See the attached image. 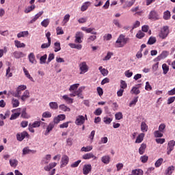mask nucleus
<instances>
[{
	"label": "nucleus",
	"instance_id": "f8f14e48",
	"mask_svg": "<svg viewBox=\"0 0 175 175\" xmlns=\"http://www.w3.org/2000/svg\"><path fill=\"white\" fill-rule=\"evenodd\" d=\"M83 159H94V161L98 159V157L95 155H94V153L92 152H89L83 154L82 156Z\"/></svg>",
	"mask_w": 175,
	"mask_h": 175
},
{
	"label": "nucleus",
	"instance_id": "cd10ccee",
	"mask_svg": "<svg viewBox=\"0 0 175 175\" xmlns=\"http://www.w3.org/2000/svg\"><path fill=\"white\" fill-rule=\"evenodd\" d=\"M68 46H70V47H71V49H77V50H81V49H83V45H81V44H73V43H70L68 44Z\"/></svg>",
	"mask_w": 175,
	"mask_h": 175
},
{
	"label": "nucleus",
	"instance_id": "de8ad7c7",
	"mask_svg": "<svg viewBox=\"0 0 175 175\" xmlns=\"http://www.w3.org/2000/svg\"><path fill=\"white\" fill-rule=\"evenodd\" d=\"M154 137H163V133L159 130L155 131L154 132Z\"/></svg>",
	"mask_w": 175,
	"mask_h": 175
},
{
	"label": "nucleus",
	"instance_id": "b1692460",
	"mask_svg": "<svg viewBox=\"0 0 175 175\" xmlns=\"http://www.w3.org/2000/svg\"><path fill=\"white\" fill-rule=\"evenodd\" d=\"M101 162H103V163H105V165H108V163H110V156H103L101 157Z\"/></svg>",
	"mask_w": 175,
	"mask_h": 175
},
{
	"label": "nucleus",
	"instance_id": "39448f33",
	"mask_svg": "<svg viewBox=\"0 0 175 175\" xmlns=\"http://www.w3.org/2000/svg\"><path fill=\"white\" fill-rule=\"evenodd\" d=\"M80 75H84L88 72V65L87 62H83L79 64Z\"/></svg>",
	"mask_w": 175,
	"mask_h": 175
},
{
	"label": "nucleus",
	"instance_id": "473e14b6",
	"mask_svg": "<svg viewBox=\"0 0 175 175\" xmlns=\"http://www.w3.org/2000/svg\"><path fill=\"white\" fill-rule=\"evenodd\" d=\"M98 70H100V73L103 76H107L109 75V70L106 68H104L103 66H100L98 68Z\"/></svg>",
	"mask_w": 175,
	"mask_h": 175
},
{
	"label": "nucleus",
	"instance_id": "c9c22d12",
	"mask_svg": "<svg viewBox=\"0 0 175 175\" xmlns=\"http://www.w3.org/2000/svg\"><path fill=\"white\" fill-rule=\"evenodd\" d=\"M5 76L8 79L13 77V73L12 72V68H10V66H9L6 69Z\"/></svg>",
	"mask_w": 175,
	"mask_h": 175
},
{
	"label": "nucleus",
	"instance_id": "7ed1b4c3",
	"mask_svg": "<svg viewBox=\"0 0 175 175\" xmlns=\"http://www.w3.org/2000/svg\"><path fill=\"white\" fill-rule=\"evenodd\" d=\"M12 112L14 113L11 115L10 120H16L18 118V117H20V115L21 114V108H17V109H13Z\"/></svg>",
	"mask_w": 175,
	"mask_h": 175
},
{
	"label": "nucleus",
	"instance_id": "69168bd1",
	"mask_svg": "<svg viewBox=\"0 0 175 175\" xmlns=\"http://www.w3.org/2000/svg\"><path fill=\"white\" fill-rule=\"evenodd\" d=\"M115 118H116V120H122V113L121 112H118L115 114Z\"/></svg>",
	"mask_w": 175,
	"mask_h": 175
},
{
	"label": "nucleus",
	"instance_id": "6ab92c4d",
	"mask_svg": "<svg viewBox=\"0 0 175 175\" xmlns=\"http://www.w3.org/2000/svg\"><path fill=\"white\" fill-rule=\"evenodd\" d=\"M13 55H14V58H16V59H18L19 58H23V57H25V54H24V53L20 52V51L14 52Z\"/></svg>",
	"mask_w": 175,
	"mask_h": 175
},
{
	"label": "nucleus",
	"instance_id": "13d9d810",
	"mask_svg": "<svg viewBox=\"0 0 175 175\" xmlns=\"http://www.w3.org/2000/svg\"><path fill=\"white\" fill-rule=\"evenodd\" d=\"M109 142L107 137H101L100 140L98 142V144H106Z\"/></svg>",
	"mask_w": 175,
	"mask_h": 175
},
{
	"label": "nucleus",
	"instance_id": "aec40b11",
	"mask_svg": "<svg viewBox=\"0 0 175 175\" xmlns=\"http://www.w3.org/2000/svg\"><path fill=\"white\" fill-rule=\"evenodd\" d=\"M29 35V31H21L17 34V38L20 39V38H27Z\"/></svg>",
	"mask_w": 175,
	"mask_h": 175
},
{
	"label": "nucleus",
	"instance_id": "f03ea898",
	"mask_svg": "<svg viewBox=\"0 0 175 175\" xmlns=\"http://www.w3.org/2000/svg\"><path fill=\"white\" fill-rule=\"evenodd\" d=\"M170 31H169V27L167 26H163L159 33V37L160 39H166L167 36H169Z\"/></svg>",
	"mask_w": 175,
	"mask_h": 175
},
{
	"label": "nucleus",
	"instance_id": "1a4fd4ad",
	"mask_svg": "<svg viewBox=\"0 0 175 175\" xmlns=\"http://www.w3.org/2000/svg\"><path fill=\"white\" fill-rule=\"evenodd\" d=\"M84 122H85V118L82 115H79L76 118L75 120V125L81 126L83 125Z\"/></svg>",
	"mask_w": 175,
	"mask_h": 175
},
{
	"label": "nucleus",
	"instance_id": "2eb2a0df",
	"mask_svg": "<svg viewBox=\"0 0 175 175\" xmlns=\"http://www.w3.org/2000/svg\"><path fill=\"white\" fill-rule=\"evenodd\" d=\"M83 90H85V86L80 87L77 91H75V95L78 96V98H81V99L84 98V96H83V94H81Z\"/></svg>",
	"mask_w": 175,
	"mask_h": 175
},
{
	"label": "nucleus",
	"instance_id": "393cba45",
	"mask_svg": "<svg viewBox=\"0 0 175 175\" xmlns=\"http://www.w3.org/2000/svg\"><path fill=\"white\" fill-rule=\"evenodd\" d=\"M135 2H136V0H130L125 2V4L124 5V8H132L133 5H135Z\"/></svg>",
	"mask_w": 175,
	"mask_h": 175
},
{
	"label": "nucleus",
	"instance_id": "f257e3e1",
	"mask_svg": "<svg viewBox=\"0 0 175 175\" xmlns=\"http://www.w3.org/2000/svg\"><path fill=\"white\" fill-rule=\"evenodd\" d=\"M129 38H125L124 34H120L115 42V46L122 48L128 43Z\"/></svg>",
	"mask_w": 175,
	"mask_h": 175
},
{
	"label": "nucleus",
	"instance_id": "a18cd8bd",
	"mask_svg": "<svg viewBox=\"0 0 175 175\" xmlns=\"http://www.w3.org/2000/svg\"><path fill=\"white\" fill-rule=\"evenodd\" d=\"M162 69L163 75H167V72H169V66L166 64H163L162 65Z\"/></svg>",
	"mask_w": 175,
	"mask_h": 175
},
{
	"label": "nucleus",
	"instance_id": "c756f323",
	"mask_svg": "<svg viewBox=\"0 0 175 175\" xmlns=\"http://www.w3.org/2000/svg\"><path fill=\"white\" fill-rule=\"evenodd\" d=\"M90 5H91V2L90 1L85 2L81 7V12H85V10L88 9V7L90 6Z\"/></svg>",
	"mask_w": 175,
	"mask_h": 175
},
{
	"label": "nucleus",
	"instance_id": "c03bdc74",
	"mask_svg": "<svg viewBox=\"0 0 175 175\" xmlns=\"http://www.w3.org/2000/svg\"><path fill=\"white\" fill-rule=\"evenodd\" d=\"M49 24H50V19L49 18L44 19L41 22L42 27H44V28H47Z\"/></svg>",
	"mask_w": 175,
	"mask_h": 175
},
{
	"label": "nucleus",
	"instance_id": "4468645a",
	"mask_svg": "<svg viewBox=\"0 0 175 175\" xmlns=\"http://www.w3.org/2000/svg\"><path fill=\"white\" fill-rule=\"evenodd\" d=\"M148 18L150 20H159V15L158 12L153 10L150 12Z\"/></svg>",
	"mask_w": 175,
	"mask_h": 175
},
{
	"label": "nucleus",
	"instance_id": "3c124183",
	"mask_svg": "<svg viewBox=\"0 0 175 175\" xmlns=\"http://www.w3.org/2000/svg\"><path fill=\"white\" fill-rule=\"evenodd\" d=\"M111 121H113V118L109 117L103 118V122H105L107 125L111 124Z\"/></svg>",
	"mask_w": 175,
	"mask_h": 175
},
{
	"label": "nucleus",
	"instance_id": "9b49d317",
	"mask_svg": "<svg viewBox=\"0 0 175 175\" xmlns=\"http://www.w3.org/2000/svg\"><path fill=\"white\" fill-rule=\"evenodd\" d=\"M69 163V157L64 154L62 157L61 160V167H64V166H66Z\"/></svg>",
	"mask_w": 175,
	"mask_h": 175
},
{
	"label": "nucleus",
	"instance_id": "49530a36",
	"mask_svg": "<svg viewBox=\"0 0 175 175\" xmlns=\"http://www.w3.org/2000/svg\"><path fill=\"white\" fill-rule=\"evenodd\" d=\"M174 171V166L172 165L167 167V169L165 171V174L167 175H172V173Z\"/></svg>",
	"mask_w": 175,
	"mask_h": 175
},
{
	"label": "nucleus",
	"instance_id": "79ce46f5",
	"mask_svg": "<svg viewBox=\"0 0 175 175\" xmlns=\"http://www.w3.org/2000/svg\"><path fill=\"white\" fill-rule=\"evenodd\" d=\"M93 147L92 146H88L86 147H82L81 149V151L83 152H90V151H92Z\"/></svg>",
	"mask_w": 175,
	"mask_h": 175
},
{
	"label": "nucleus",
	"instance_id": "4d7b16f0",
	"mask_svg": "<svg viewBox=\"0 0 175 175\" xmlns=\"http://www.w3.org/2000/svg\"><path fill=\"white\" fill-rule=\"evenodd\" d=\"M145 35L144 32L139 30L136 34V38H137V39H142V38H144Z\"/></svg>",
	"mask_w": 175,
	"mask_h": 175
},
{
	"label": "nucleus",
	"instance_id": "4be33fe9",
	"mask_svg": "<svg viewBox=\"0 0 175 175\" xmlns=\"http://www.w3.org/2000/svg\"><path fill=\"white\" fill-rule=\"evenodd\" d=\"M144 136H146V134H144V133L138 135V136L136 138L135 143L136 144L142 143V142H143V140H144Z\"/></svg>",
	"mask_w": 175,
	"mask_h": 175
},
{
	"label": "nucleus",
	"instance_id": "a878e982",
	"mask_svg": "<svg viewBox=\"0 0 175 175\" xmlns=\"http://www.w3.org/2000/svg\"><path fill=\"white\" fill-rule=\"evenodd\" d=\"M28 98H29V91L28 90H25L23 93V94L21 96V100H23V102L27 100V99H28Z\"/></svg>",
	"mask_w": 175,
	"mask_h": 175
},
{
	"label": "nucleus",
	"instance_id": "6e6552de",
	"mask_svg": "<svg viewBox=\"0 0 175 175\" xmlns=\"http://www.w3.org/2000/svg\"><path fill=\"white\" fill-rule=\"evenodd\" d=\"M25 137H29V135H28L27 131L16 134V139L18 142H23Z\"/></svg>",
	"mask_w": 175,
	"mask_h": 175
},
{
	"label": "nucleus",
	"instance_id": "423d86ee",
	"mask_svg": "<svg viewBox=\"0 0 175 175\" xmlns=\"http://www.w3.org/2000/svg\"><path fill=\"white\" fill-rule=\"evenodd\" d=\"M83 39H84V34L81 31H77L75 34V43H83Z\"/></svg>",
	"mask_w": 175,
	"mask_h": 175
},
{
	"label": "nucleus",
	"instance_id": "603ef678",
	"mask_svg": "<svg viewBox=\"0 0 175 175\" xmlns=\"http://www.w3.org/2000/svg\"><path fill=\"white\" fill-rule=\"evenodd\" d=\"M171 14H170V11L167 10L164 12L163 13V18L164 20H169L170 18Z\"/></svg>",
	"mask_w": 175,
	"mask_h": 175
},
{
	"label": "nucleus",
	"instance_id": "338daca9",
	"mask_svg": "<svg viewBox=\"0 0 175 175\" xmlns=\"http://www.w3.org/2000/svg\"><path fill=\"white\" fill-rule=\"evenodd\" d=\"M111 38H113V36H111V34H110V33L105 34L103 36L104 40H111Z\"/></svg>",
	"mask_w": 175,
	"mask_h": 175
},
{
	"label": "nucleus",
	"instance_id": "2f4dec72",
	"mask_svg": "<svg viewBox=\"0 0 175 175\" xmlns=\"http://www.w3.org/2000/svg\"><path fill=\"white\" fill-rule=\"evenodd\" d=\"M146 148H147V145H146V144H142L141 146L139 148V153L140 154V155H143V154H144Z\"/></svg>",
	"mask_w": 175,
	"mask_h": 175
},
{
	"label": "nucleus",
	"instance_id": "c85d7f7f",
	"mask_svg": "<svg viewBox=\"0 0 175 175\" xmlns=\"http://www.w3.org/2000/svg\"><path fill=\"white\" fill-rule=\"evenodd\" d=\"M53 49L55 53H58V51H61V43L59 42H55Z\"/></svg>",
	"mask_w": 175,
	"mask_h": 175
},
{
	"label": "nucleus",
	"instance_id": "680f3d73",
	"mask_svg": "<svg viewBox=\"0 0 175 175\" xmlns=\"http://www.w3.org/2000/svg\"><path fill=\"white\" fill-rule=\"evenodd\" d=\"M36 6L35 5H31V6L27 7L25 10V13H29L30 12H32L35 9Z\"/></svg>",
	"mask_w": 175,
	"mask_h": 175
},
{
	"label": "nucleus",
	"instance_id": "052dcab7",
	"mask_svg": "<svg viewBox=\"0 0 175 175\" xmlns=\"http://www.w3.org/2000/svg\"><path fill=\"white\" fill-rule=\"evenodd\" d=\"M94 40H96V36H90L87 39L88 43H92Z\"/></svg>",
	"mask_w": 175,
	"mask_h": 175
},
{
	"label": "nucleus",
	"instance_id": "dca6fc26",
	"mask_svg": "<svg viewBox=\"0 0 175 175\" xmlns=\"http://www.w3.org/2000/svg\"><path fill=\"white\" fill-rule=\"evenodd\" d=\"M55 126V124H54V122H53L49 124L44 133L45 136H47V135H49V133H50L51 131H53V129H54Z\"/></svg>",
	"mask_w": 175,
	"mask_h": 175
},
{
	"label": "nucleus",
	"instance_id": "20e7f679",
	"mask_svg": "<svg viewBox=\"0 0 175 175\" xmlns=\"http://www.w3.org/2000/svg\"><path fill=\"white\" fill-rule=\"evenodd\" d=\"M169 55V51H163L158 57H157L154 61V62H159L161 59H165V58H167Z\"/></svg>",
	"mask_w": 175,
	"mask_h": 175
},
{
	"label": "nucleus",
	"instance_id": "e2e57ef3",
	"mask_svg": "<svg viewBox=\"0 0 175 175\" xmlns=\"http://www.w3.org/2000/svg\"><path fill=\"white\" fill-rule=\"evenodd\" d=\"M41 124H42V121H35L31 125L32 126V128H39Z\"/></svg>",
	"mask_w": 175,
	"mask_h": 175
},
{
	"label": "nucleus",
	"instance_id": "5fc2aeb1",
	"mask_svg": "<svg viewBox=\"0 0 175 175\" xmlns=\"http://www.w3.org/2000/svg\"><path fill=\"white\" fill-rule=\"evenodd\" d=\"M157 42V38L151 36L149 38V40L148 41V44H154Z\"/></svg>",
	"mask_w": 175,
	"mask_h": 175
},
{
	"label": "nucleus",
	"instance_id": "0e129e2a",
	"mask_svg": "<svg viewBox=\"0 0 175 175\" xmlns=\"http://www.w3.org/2000/svg\"><path fill=\"white\" fill-rule=\"evenodd\" d=\"M113 55V53L111 52H108L107 53V55L103 59L104 61H109L110 58H111V56Z\"/></svg>",
	"mask_w": 175,
	"mask_h": 175
},
{
	"label": "nucleus",
	"instance_id": "ea45409f",
	"mask_svg": "<svg viewBox=\"0 0 175 175\" xmlns=\"http://www.w3.org/2000/svg\"><path fill=\"white\" fill-rule=\"evenodd\" d=\"M59 110L62 111H70V108L68 107V106L65 105L64 104H62L59 106Z\"/></svg>",
	"mask_w": 175,
	"mask_h": 175
},
{
	"label": "nucleus",
	"instance_id": "f3484780",
	"mask_svg": "<svg viewBox=\"0 0 175 175\" xmlns=\"http://www.w3.org/2000/svg\"><path fill=\"white\" fill-rule=\"evenodd\" d=\"M28 59L31 64H33V65H36L37 61L35 58V54L33 53H30L28 55Z\"/></svg>",
	"mask_w": 175,
	"mask_h": 175
},
{
	"label": "nucleus",
	"instance_id": "8fccbe9b",
	"mask_svg": "<svg viewBox=\"0 0 175 175\" xmlns=\"http://www.w3.org/2000/svg\"><path fill=\"white\" fill-rule=\"evenodd\" d=\"M113 24L115 27H117V28H122V25L120 23V21L118 19H113Z\"/></svg>",
	"mask_w": 175,
	"mask_h": 175
},
{
	"label": "nucleus",
	"instance_id": "e433bc0d",
	"mask_svg": "<svg viewBox=\"0 0 175 175\" xmlns=\"http://www.w3.org/2000/svg\"><path fill=\"white\" fill-rule=\"evenodd\" d=\"M12 107H18L20 106V101L16 98H13L12 99Z\"/></svg>",
	"mask_w": 175,
	"mask_h": 175
},
{
	"label": "nucleus",
	"instance_id": "0eeeda50",
	"mask_svg": "<svg viewBox=\"0 0 175 175\" xmlns=\"http://www.w3.org/2000/svg\"><path fill=\"white\" fill-rule=\"evenodd\" d=\"M175 141L171 140L168 142L167 146V154L170 155L171 152L174 150Z\"/></svg>",
	"mask_w": 175,
	"mask_h": 175
},
{
	"label": "nucleus",
	"instance_id": "f704fd0d",
	"mask_svg": "<svg viewBox=\"0 0 175 175\" xmlns=\"http://www.w3.org/2000/svg\"><path fill=\"white\" fill-rule=\"evenodd\" d=\"M27 88V85H19L16 89V92L20 94L21 95L22 91H25V89Z\"/></svg>",
	"mask_w": 175,
	"mask_h": 175
},
{
	"label": "nucleus",
	"instance_id": "09e8293b",
	"mask_svg": "<svg viewBox=\"0 0 175 175\" xmlns=\"http://www.w3.org/2000/svg\"><path fill=\"white\" fill-rule=\"evenodd\" d=\"M46 60H47V55L45 54V55H44L43 56H42L40 58V65H43L44 64H46Z\"/></svg>",
	"mask_w": 175,
	"mask_h": 175
},
{
	"label": "nucleus",
	"instance_id": "37998d69",
	"mask_svg": "<svg viewBox=\"0 0 175 175\" xmlns=\"http://www.w3.org/2000/svg\"><path fill=\"white\" fill-rule=\"evenodd\" d=\"M62 98L64 99L66 103H68V104L73 103V100L70 97H69L68 95H64Z\"/></svg>",
	"mask_w": 175,
	"mask_h": 175
},
{
	"label": "nucleus",
	"instance_id": "58836bf2",
	"mask_svg": "<svg viewBox=\"0 0 175 175\" xmlns=\"http://www.w3.org/2000/svg\"><path fill=\"white\" fill-rule=\"evenodd\" d=\"M144 172L140 169H136L132 170V174L131 175H143Z\"/></svg>",
	"mask_w": 175,
	"mask_h": 175
},
{
	"label": "nucleus",
	"instance_id": "4c0bfd02",
	"mask_svg": "<svg viewBox=\"0 0 175 175\" xmlns=\"http://www.w3.org/2000/svg\"><path fill=\"white\" fill-rule=\"evenodd\" d=\"M49 107L52 110H57L58 109V103L57 102H51L49 103Z\"/></svg>",
	"mask_w": 175,
	"mask_h": 175
},
{
	"label": "nucleus",
	"instance_id": "ddd939ff",
	"mask_svg": "<svg viewBox=\"0 0 175 175\" xmlns=\"http://www.w3.org/2000/svg\"><path fill=\"white\" fill-rule=\"evenodd\" d=\"M92 170V166H91V164H85L83 166V173L84 175H88L90 174V172Z\"/></svg>",
	"mask_w": 175,
	"mask_h": 175
},
{
	"label": "nucleus",
	"instance_id": "412c9836",
	"mask_svg": "<svg viewBox=\"0 0 175 175\" xmlns=\"http://www.w3.org/2000/svg\"><path fill=\"white\" fill-rule=\"evenodd\" d=\"M14 44L15 47H17V49H24L25 47L24 42H21V41L17 40H14Z\"/></svg>",
	"mask_w": 175,
	"mask_h": 175
},
{
	"label": "nucleus",
	"instance_id": "5701e85b",
	"mask_svg": "<svg viewBox=\"0 0 175 175\" xmlns=\"http://www.w3.org/2000/svg\"><path fill=\"white\" fill-rule=\"evenodd\" d=\"M56 166H57V163L53 162V163H51L48 165L45 166L44 167V170H46V172H50V170H51V169H53V167H55Z\"/></svg>",
	"mask_w": 175,
	"mask_h": 175
},
{
	"label": "nucleus",
	"instance_id": "a19ab883",
	"mask_svg": "<svg viewBox=\"0 0 175 175\" xmlns=\"http://www.w3.org/2000/svg\"><path fill=\"white\" fill-rule=\"evenodd\" d=\"M80 86V83H75L73 85H71L69 88L70 92H72V91H76L77 88Z\"/></svg>",
	"mask_w": 175,
	"mask_h": 175
},
{
	"label": "nucleus",
	"instance_id": "bf43d9fd",
	"mask_svg": "<svg viewBox=\"0 0 175 175\" xmlns=\"http://www.w3.org/2000/svg\"><path fill=\"white\" fill-rule=\"evenodd\" d=\"M165 129H166V124H165L164 123H162L159 126V131H160V132H162L163 133H164Z\"/></svg>",
	"mask_w": 175,
	"mask_h": 175
},
{
	"label": "nucleus",
	"instance_id": "774afa93",
	"mask_svg": "<svg viewBox=\"0 0 175 175\" xmlns=\"http://www.w3.org/2000/svg\"><path fill=\"white\" fill-rule=\"evenodd\" d=\"M94 114L95 116H100V114H102V109L100 108H98L95 110V111L94 112Z\"/></svg>",
	"mask_w": 175,
	"mask_h": 175
},
{
	"label": "nucleus",
	"instance_id": "9d476101",
	"mask_svg": "<svg viewBox=\"0 0 175 175\" xmlns=\"http://www.w3.org/2000/svg\"><path fill=\"white\" fill-rule=\"evenodd\" d=\"M23 155H28V154H36V150H31L29 147L27 146L22 150Z\"/></svg>",
	"mask_w": 175,
	"mask_h": 175
},
{
	"label": "nucleus",
	"instance_id": "7c9ffc66",
	"mask_svg": "<svg viewBox=\"0 0 175 175\" xmlns=\"http://www.w3.org/2000/svg\"><path fill=\"white\" fill-rule=\"evenodd\" d=\"M21 114L22 118L28 119L31 118V116L27 113V109H23L22 111H21Z\"/></svg>",
	"mask_w": 175,
	"mask_h": 175
},
{
	"label": "nucleus",
	"instance_id": "bb28decb",
	"mask_svg": "<svg viewBox=\"0 0 175 175\" xmlns=\"http://www.w3.org/2000/svg\"><path fill=\"white\" fill-rule=\"evenodd\" d=\"M10 165L11 167H17V165H18V161L16 159H10Z\"/></svg>",
	"mask_w": 175,
	"mask_h": 175
},
{
	"label": "nucleus",
	"instance_id": "6e6d98bb",
	"mask_svg": "<svg viewBox=\"0 0 175 175\" xmlns=\"http://www.w3.org/2000/svg\"><path fill=\"white\" fill-rule=\"evenodd\" d=\"M52 114L50 111H45L42 113V118H51Z\"/></svg>",
	"mask_w": 175,
	"mask_h": 175
},
{
	"label": "nucleus",
	"instance_id": "72a5a7b5",
	"mask_svg": "<svg viewBox=\"0 0 175 175\" xmlns=\"http://www.w3.org/2000/svg\"><path fill=\"white\" fill-rule=\"evenodd\" d=\"M141 131L143 133L147 132V131H148V126L144 122L141 123Z\"/></svg>",
	"mask_w": 175,
	"mask_h": 175
},
{
	"label": "nucleus",
	"instance_id": "864d4df0",
	"mask_svg": "<svg viewBox=\"0 0 175 175\" xmlns=\"http://www.w3.org/2000/svg\"><path fill=\"white\" fill-rule=\"evenodd\" d=\"M162 163H163V159L160 158L155 162L154 166L155 167H159Z\"/></svg>",
	"mask_w": 175,
	"mask_h": 175
},
{
	"label": "nucleus",
	"instance_id": "a211bd4d",
	"mask_svg": "<svg viewBox=\"0 0 175 175\" xmlns=\"http://www.w3.org/2000/svg\"><path fill=\"white\" fill-rule=\"evenodd\" d=\"M140 85H142V84H138L136 86H134L131 90V94L139 95V94H140V90H139V88H140Z\"/></svg>",
	"mask_w": 175,
	"mask_h": 175
}]
</instances>
